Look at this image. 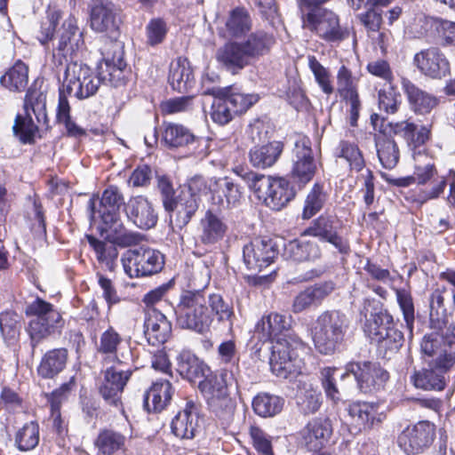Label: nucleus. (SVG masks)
Instances as JSON below:
<instances>
[{
    "label": "nucleus",
    "instance_id": "53",
    "mask_svg": "<svg viewBox=\"0 0 455 455\" xmlns=\"http://www.w3.org/2000/svg\"><path fill=\"white\" fill-rule=\"evenodd\" d=\"M105 243L93 236H88L90 245L94 249L99 261L105 263L109 270H114L118 257V251L114 243L108 240ZM117 246H119L117 244Z\"/></svg>",
    "mask_w": 455,
    "mask_h": 455
},
{
    "label": "nucleus",
    "instance_id": "45",
    "mask_svg": "<svg viewBox=\"0 0 455 455\" xmlns=\"http://www.w3.org/2000/svg\"><path fill=\"white\" fill-rule=\"evenodd\" d=\"M449 182L450 192L447 197L448 202L451 204H455V172L450 170L447 177L441 176L435 184L430 188L422 189L419 194V200L421 203H425L429 200L436 199L443 193V190Z\"/></svg>",
    "mask_w": 455,
    "mask_h": 455
},
{
    "label": "nucleus",
    "instance_id": "29",
    "mask_svg": "<svg viewBox=\"0 0 455 455\" xmlns=\"http://www.w3.org/2000/svg\"><path fill=\"white\" fill-rule=\"evenodd\" d=\"M214 188L212 196V204L218 207L217 211L221 212L239 204L242 198V191L237 184L229 180L228 178L214 180Z\"/></svg>",
    "mask_w": 455,
    "mask_h": 455
},
{
    "label": "nucleus",
    "instance_id": "10",
    "mask_svg": "<svg viewBox=\"0 0 455 455\" xmlns=\"http://www.w3.org/2000/svg\"><path fill=\"white\" fill-rule=\"evenodd\" d=\"M121 260L124 272L132 278L155 275L164 264L163 254L148 247L128 250Z\"/></svg>",
    "mask_w": 455,
    "mask_h": 455
},
{
    "label": "nucleus",
    "instance_id": "50",
    "mask_svg": "<svg viewBox=\"0 0 455 455\" xmlns=\"http://www.w3.org/2000/svg\"><path fill=\"white\" fill-rule=\"evenodd\" d=\"M122 343L123 339L119 333L114 328L109 327L100 335L97 349L100 354L105 355V360L108 359L110 362L121 363L116 354Z\"/></svg>",
    "mask_w": 455,
    "mask_h": 455
},
{
    "label": "nucleus",
    "instance_id": "19",
    "mask_svg": "<svg viewBox=\"0 0 455 455\" xmlns=\"http://www.w3.org/2000/svg\"><path fill=\"white\" fill-rule=\"evenodd\" d=\"M216 59L224 68L233 75L253 63L241 41L226 43L218 49Z\"/></svg>",
    "mask_w": 455,
    "mask_h": 455
},
{
    "label": "nucleus",
    "instance_id": "43",
    "mask_svg": "<svg viewBox=\"0 0 455 455\" xmlns=\"http://www.w3.org/2000/svg\"><path fill=\"white\" fill-rule=\"evenodd\" d=\"M83 44V34L78 30L76 20L69 17L62 25V32L60 36L58 49L72 53L78 51Z\"/></svg>",
    "mask_w": 455,
    "mask_h": 455
},
{
    "label": "nucleus",
    "instance_id": "42",
    "mask_svg": "<svg viewBox=\"0 0 455 455\" xmlns=\"http://www.w3.org/2000/svg\"><path fill=\"white\" fill-rule=\"evenodd\" d=\"M413 386L423 390H443L446 385L445 377L438 373L431 365L430 368L415 370L411 376Z\"/></svg>",
    "mask_w": 455,
    "mask_h": 455
},
{
    "label": "nucleus",
    "instance_id": "18",
    "mask_svg": "<svg viewBox=\"0 0 455 455\" xmlns=\"http://www.w3.org/2000/svg\"><path fill=\"white\" fill-rule=\"evenodd\" d=\"M125 214L130 221L141 229L152 228L157 222V214L152 204L142 196H132L128 200Z\"/></svg>",
    "mask_w": 455,
    "mask_h": 455
},
{
    "label": "nucleus",
    "instance_id": "39",
    "mask_svg": "<svg viewBox=\"0 0 455 455\" xmlns=\"http://www.w3.org/2000/svg\"><path fill=\"white\" fill-rule=\"evenodd\" d=\"M68 350L65 348L52 349L42 358L37 371L43 378L52 379L58 375L66 366Z\"/></svg>",
    "mask_w": 455,
    "mask_h": 455
},
{
    "label": "nucleus",
    "instance_id": "44",
    "mask_svg": "<svg viewBox=\"0 0 455 455\" xmlns=\"http://www.w3.org/2000/svg\"><path fill=\"white\" fill-rule=\"evenodd\" d=\"M283 405V398L268 393H259L252 400V409L261 418H271L279 414Z\"/></svg>",
    "mask_w": 455,
    "mask_h": 455
},
{
    "label": "nucleus",
    "instance_id": "22",
    "mask_svg": "<svg viewBox=\"0 0 455 455\" xmlns=\"http://www.w3.org/2000/svg\"><path fill=\"white\" fill-rule=\"evenodd\" d=\"M117 10L108 0H92L91 26L98 32H114L117 29Z\"/></svg>",
    "mask_w": 455,
    "mask_h": 455
},
{
    "label": "nucleus",
    "instance_id": "63",
    "mask_svg": "<svg viewBox=\"0 0 455 455\" xmlns=\"http://www.w3.org/2000/svg\"><path fill=\"white\" fill-rule=\"evenodd\" d=\"M235 115L225 97L216 98L212 105L211 117L219 124H226Z\"/></svg>",
    "mask_w": 455,
    "mask_h": 455
},
{
    "label": "nucleus",
    "instance_id": "17",
    "mask_svg": "<svg viewBox=\"0 0 455 455\" xmlns=\"http://www.w3.org/2000/svg\"><path fill=\"white\" fill-rule=\"evenodd\" d=\"M337 92L349 106L350 124L355 126L361 109L358 94L359 77L353 76L352 71L345 65L339 67L336 75Z\"/></svg>",
    "mask_w": 455,
    "mask_h": 455
},
{
    "label": "nucleus",
    "instance_id": "14",
    "mask_svg": "<svg viewBox=\"0 0 455 455\" xmlns=\"http://www.w3.org/2000/svg\"><path fill=\"white\" fill-rule=\"evenodd\" d=\"M435 438V425L419 421L406 427L398 436V445L407 453L416 454L427 448Z\"/></svg>",
    "mask_w": 455,
    "mask_h": 455
},
{
    "label": "nucleus",
    "instance_id": "13",
    "mask_svg": "<svg viewBox=\"0 0 455 455\" xmlns=\"http://www.w3.org/2000/svg\"><path fill=\"white\" fill-rule=\"evenodd\" d=\"M317 164L314 159L310 140L299 138L295 143L294 159L291 172V179L299 187H304L315 176Z\"/></svg>",
    "mask_w": 455,
    "mask_h": 455
},
{
    "label": "nucleus",
    "instance_id": "47",
    "mask_svg": "<svg viewBox=\"0 0 455 455\" xmlns=\"http://www.w3.org/2000/svg\"><path fill=\"white\" fill-rule=\"evenodd\" d=\"M328 200V194L323 184L315 183L306 196L302 219L309 220L318 213Z\"/></svg>",
    "mask_w": 455,
    "mask_h": 455
},
{
    "label": "nucleus",
    "instance_id": "32",
    "mask_svg": "<svg viewBox=\"0 0 455 455\" xmlns=\"http://www.w3.org/2000/svg\"><path fill=\"white\" fill-rule=\"evenodd\" d=\"M393 132L403 137L409 147L418 148L425 144L430 136V130L424 125L404 120L390 124Z\"/></svg>",
    "mask_w": 455,
    "mask_h": 455
},
{
    "label": "nucleus",
    "instance_id": "37",
    "mask_svg": "<svg viewBox=\"0 0 455 455\" xmlns=\"http://www.w3.org/2000/svg\"><path fill=\"white\" fill-rule=\"evenodd\" d=\"M332 429L327 419H315L309 422L304 430V439L311 450H320L329 440Z\"/></svg>",
    "mask_w": 455,
    "mask_h": 455
},
{
    "label": "nucleus",
    "instance_id": "23",
    "mask_svg": "<svg viewBox=\"0 0 455 455\" xmlns=\"http://www.w3.org/2000/svg\"><path fill=\"white\" fill-rule=\"evenodd\" d=\"M335 289L331 281L317 283L308 286L295 296L292 302L293 313H300L310 307L319 306Z\"/></svg>",
    "mask_w": 455,
    "mask_h": 455
},
{
    "label": "nucleus",
    "instance_id": "5",
    "mask_svg": "<svg viewBox=\"0 0 455 455\" xmlns=\"http://www.w3.org/2000/svg\"><path fill=\"white\" fill-rule=\"evenodd\" d=\"M351 376L355 378L359 389L363 393H372L381 389L389 378L387 371L371 362L349 363L344 372H340L336 368H324L322 371V377L323 386L327 395L331 399H336L338 393L335 386L336 378L339 377L344 380Z\"/></svg>",
    "mask_w": 455,
    "mask_h": 455
},
{
    "label": "nucleus",
    "instance_id": "15",
    "mask_svg": "<svg viewBox=\"0 0 455 455\" xmlns=\"http://www.w3.org/2000/svg\"><path fill=\"white\" fill-rule=\"evenodd\" d=\"M277 254L275 243L271 239L255 238L243 249L244 264L248 269L255 272L268 267Z\"/></svg>",
    "mask_w": 455,
    "mask_h": 455
},
{
    "label": "nucleus",
    "instance_id": "40",
    "mask_svg": "<svg viewBox=\"0 0 455 455\" xmlns=\"http://www.w3.org/2000/svg\"><path fill=\"white\" fill-rule=\"evenodd\" d=\"M48 84L43 77H37L30 88V108H32L39 125L47 123L46 92Z\"/></svg>",
    "mask_w": 455,
    "mask_h": 455
},
{
    "label": "nucleus",
    "instance_id": "9",
    "mask_svg": "<svg viewBox=\"0 0 455 455\" xmlns=\"http://www.w3.org/2000/svg\"><path fill=\"white\" fill-rule=\"evenodd\" d=\"M301 19L304 28L328 43H340L349 37V29L340 26L339 16L327 8L306 10L301 12Z\"/></svg>",
    "mask_w": 455,
    "mask_h": 455
},
{
    "label": "nucleus",
    "instance_id": "35",
    "mask_svg": "<svg viewBox=\"0 0 455 455\" xmlns=\"http://www.w3.org/2000/svg\"><path fill=\"white\" fill-rule=\"evenodd\" d=\"M251 60L254 62L267 54L275 44V36L264 30L251 33L241 41Z\"/></svg>",
    "mask_w": 455,
    "mask_h": 455
},
{
    "label": "nucleus",
    "instance_id": "21",
    "mask_svg": "<svg viewBox=\"0 0 455 455\" xmlns=\"http://www.w3.org/2000/svg\"><path fill=\"white\" fill-rule=\"evenodd\" d=\"M200 199L189 192L181 190L178 196L172 202V206L167 207V212H174L171 216L172 227L182 229L186 227L199 208Z\"/></svg>",
    "mask_w": 455,
    "mask_h": 455
},
{
    "label": "nucleus",
    "instance_id": "6",
    "mask_svg": "<svg viewBox=\"0 0 455 455\" xmlns=\"http://www.w3.org/2000/svg\"><path fill=\"white\" fill-rule=\"evenodd\" d=\"M235 172L259 201L274 211H280L295 196L293 188L284 179H272L243 168L235 169Z\"/></svg>",
    "mask_w": 455,
    "mask_h": 455
},
{
    "label": "nucleus",
    "instance_id": "27",
    "mask_svg": "<svg viewBox=\"0 0 455 455\" xmlns=\"http://www.w3.org/2000/svg\"><path fill=\"white\" fill-rule=\"evenodd\" d=\"M402 88L411 109L418 114H427L438 104L435 96L419 89L406 77L401 78Z\"/></svg>",
    "mask_w": 455,
    "mask_h": 455
},
{
    "label": "nucleus",
    "instance_id": "55",
    "mask_svg": "<svg viewBox=\"0 0 455 455\" xmlns=\"http://www.w3.org/2000/svg\"><path fill=\"white\" fill-rule=\"evenodd\" d=\"M379 108L387 114H395L402 103L401 93L394 83L384 84L378 92Z\"/></svg>",
    "mask_w": 455,
    "mask_h": 455
},
{
    "label": "nucleus",
    "instance_id": "20",
    "mask_svg": "<svg viewBox=\"0 0 455 455\" xmlns=\"http://www.w3.org/2000/svg\"><path fill=\"white\" fill-rule=\"evenodd\" d=\"M131 373L129 370H117L116 367L106 370L100 394L108 403L116 407L121 403V395Z\"/></svg>",
    "mask_w": 455,
    "mask_h": 455
},
{
    "label": "nucleus",
    "instance_id": "36",
    "mask_svg": "<svg viewBox=\"0 0 455 455\" xmlns=\"http://www.w3.org/2000/svg\"><path fill=\"white\" fill-rule=\"evenodd\" d=\"M177 371L190 382L205 378L210 371L208 366L188 351H183L177 358Z\"/></svg>",
    "mask_w": 455,
    "mask_h": 455
},
{
    "label": "nucleus",
    "instance_id": "64",
    "mask_svg": "<svg viewBox=\"0 0 455 455\" xmlns=\"http://www.w3.org/2000/svg\"><path fill=\"white\" fill-rule=\"evenodd\" d=\"M429 21L442 38L443 45H455V22L437 18H430Z\"/></svg>",
    "mask_w": 455,
    "mask_h": 455
},
{
    "label": "nucleus",
    "instance_id": "33",
    "mask_svg": "<svg viewBox=\"0 0 455 455\" xmlns=\"http://www.w3.org/2000/svg\"><path fill=\"white\" fill-rule=\"evenodd\" d=\"M169 83L173 90L187 92L194 85V76L186 58H178L171 63Z\"/></svg>",
    "mask_w": 455,
    "mask_h": 455
},
{
    "label": "nucleus",
    "instance_id": "59",
    "mask_svg": "<svg viewBox=\"0 0 455 455\" xmlns=\"http://www.w3.org/2000/svg\"><path fill=\"white\" fill-rule=\"evenodd\" d=\"M395 295L406 327L411 333L415 320V309L411 293L404 289H395Z\"/></svg>",
    "mask_w": 455,
    "mask_h": 455
},
{
    "label": "nucleus",
    "instance_id": "62",
    "mask_svg": "<svg viewBox=\"0 0 455 455\" xmlns=\"http://www.w3.org/2000/svg\"><path fill=\"white\" fill-rule=\"evenodd\" d=\"M235 114L246 112L253 104L259 100L257 94H245L230 92L224 96Z\"/></svg>",
    "mask_w": 455,
    "mask_h": 455
},
{
    "label": "nucleus",
    "instance_id": "61",
    "mask_svg": "<svg viewBox=\"0 0 455 455\" xmlns=\"http://www.w3.org/2000/svg\"><path fill=\"white\" fill-rule=\"evenodd\" d=\"M34 224L33 231L36 243L39 247H43L46 243V225L44 219V211L41 202L35 198L33 203Z\"/></svg>",
    "mask_w": 455,
    "mask_h": 455
},
{
    "label": "nucleus",
    "instance_id": "31",
    "mask_svg": "<svg viewBox=\"0 0 455 455\" xmlns=\"http://www.w3.org/2000/svg\"><path fill=\"white\" fill-rule=\"evenodd\" d=\"M172 395L169 380L160 379L152 384L144 395V408L148 412H158L164 410Z\"/></svg>",
    "mask_w": 455,
    "mask_h": 455
},
{
    "label": "nucleus",
    "instance_id": "56",
    "mask_svg": "<svg viewBox=\"0 0 455 455\" xmlns=\"http://www.w3.org/2000/svg\"><path fill=\"white\" fill-rule=\"evenodd\" d=\"M226 28L231 36H239L249 31L251 28V20L248 12L240 7L234 9L226 22Z\"/></svg>",
    "mask_w": 455,
    "mask_h": 455
},
{
    "label": "nucleus",
    "instance_id": "41",
    "mask_svg": "<svg viewBox=\"0 0 455 455\" xmlns=\"http://www.w3.org/2000/svg\"><path fill=\"white\" fill-rule=\"evenodd\" d=\"M196 137L184 125L169 123L164 125L163 140L172 148H184L195 143Z\"/></svg>",
    "mask_w": 455,
    "mask_h": 455
},
{
    "label": "nucleus",
    "instance_id": "58",
    "mask_svg": "<svg viewBox=\"0 0 455 455\" xmlns=\"http://www.w3.org/2000/svg\"><path fill=\"white\" fill-rule=\"evenodd\" d=\"M207 303L211 307L212 315L214 314L220 322L228 321L232 324L235 316L233 306L226 301L220 294H211L207 298Z\"/></svg>",
    "mask_w": 455,
    "mask_h": 455
},
{
    "label": "nucleus",
    "instance_id": "16",
    "mask_svg": "<svg viewBox=\"0 0 455 455\" xmlns=\"http://www.w3.org/2000/svg\"><path fill=\"white\" fill-rule=\"evenodd\" d=\"M413 64L421 74L433 79H442L451 71L448 59L438 47H429L417 52Z\"/></svg>",
    "mask_w": 455,
    "mask_h": 455
},
{
    "label": "nucleus",
    "instance_id": "8",
    "mask_svg": "<svg viewBox=\"0 0 455 455\" xmlns=\"http://www.w3.org/2000/svg\"><path fill=\"white\" fill-rule=\"evenodd\" d=\"M349 321L338 310L324 311L316 319L312 330L316 350L323 355H332L341 347Z\"/></svg>",
    "mask_w": 455,
    "mask_h": 455
},
{
    "label": "nucleus",
    "instance_id": "51",
    "mask_svg": "<svg viewBox=\"0 0 455 455\" xmlns=\"http://www.w3.org/2000/svg\"><path fill=\"white\" fill-rule=\"evenodd\" d=\"M287 250L295 261H315L321 257L320 247L314 242L293 241Z\"/></svg>",
    "mask_w": 455,
    "mask_h": 455
},
{
    "label": "nucleus",
    "instance_id": "34",
    "mask_svg": "<svg viewBox=\"0 0 455 455\" xmlns=\"http://www.w3.org/2000/svg\"><path fill=\"white\" fill-rule=\"evenodd\" d=\"M282 152L283 144L280 141L255 145L249 152L250 163L256 168L266 169L278 160Z\"/></svg>",
    "mask_w": 455,
    "mask_h": 455
},
{
    "label": "nucleus",
    "instance_id": "48",
    "mask_svg": "<svg viewBox=\"0 0 455 455\" xmlns=\"http://www.w3.org/2000/svg\"><path fill=\"white\" fill-rule=\"evenodd\" d=\"M126 437L114 430L105 429L100 432L94 444L103 455H112L124 447Z\"/></svg>",
    "mask_w": 455,
    "mask_h": 455
},
{
    "label": "nucleus",
    "instance_id": "28",
    "mask_svg": "<svg viewBox=\"0 0 455 455\" xmlns=\"http://www.w3.org/2000/svg\"><path fill=\"white\" fill-rule=\"evenodd\" d=\"M227 228L217 212L209 209L199 222V240L205 245L214 244L224 237Z\"/></svg>",
    "mask_w": 455,
    "mask_h": 455
},
{
    "label": "nucleus",
    "instance_id": "25",
    "mask_svg": "<svg viewBox=\"0 0 455 455\" xmlns=\"http://www.w3.org/2000/svg\"><path fill=\"white\" fill-rule=\"evenodd\" d=\"M198 408L193 402H188L184 409L173 418L171 427L172 433L180 439H192L198 428Z\"/></svg>",
    "mask_w": 455,
    "mask_h": 455
},
{
    "label": "nucleus",
    "instance_id": "30",
    "mask_svg": "<svg viewBox=\"0 0 455 455\" xmlns=\"http://www.w3.org/2000/svg\"><path fill=\"white\" fill-rule=\"evenodd\" d=\"M379 405L373 403H354L348 406L349 416L363 429H370L386 418Z\"/></svg>",
    "mask_w": 455,
    "mask_h": 455
},
{
    "label": "nucleus",
    "instance_id": "12",
    "mask_svg": "<svg viewBox=\"0 0 455 455\" xmlns=\"http://www.w3.org/2000/svg\"><path fill=\"white\" fill-rule=\"evenodd\" d=\"M231 374L227 371H216L207 374L199 381L198 388L208 405L213 411L223 410L230 403L228 393V380Z\"/></svg>",
    "mask_w": 455,
    "mask_h": 455
},
{
    "label": "nucleus",
    "instance_id": "1",
    "mask_svg": "<svg viewBox=\"0 0 455 455\" xmlns=\"http://www.w3.org/2000/svg\"><path fill=\"white\" fill-rule=\"evenodd\" d=\"M253 337L261 342H273L269 364L275 375L292 379L302 373L306 347L291 331V317L278 313L263 315L254 327Z\"/></svg>",
    "mask_w": 455,
    "mask_h": 455
},
{
    "label": "nucleus",
    "instance_id": "49",
    "mask_svg": "<svg viewBox=\"0 0 455 455\" xmlns=\"http://www.w3.org/2000/svg\"><path fill=\"white\" fill-rule=\"evenodd\" d=\"M377 153L382 166L393 169L399 161V149L394 140L381 136L376 140Z\"/></svg>",
    "mask_w": 455,
    "mask_h": 455
},
{
    "label": "nucleus",
    "instance_id": "38",
    "mask_svg": "<svg viewBox=\"0 0 455 455\" xmlns=\"http://www.w3.org/2000/svg\"><path fill=\"white\" fill-rule=\"evenodd\" d=\"M28 67L20 60L0 77V84L12 92H28Z\"/></svg>",
    "mask_w": 455,
    "mask_h": 455
},
{
    "label": "nucleus",
    "instance_id": "7",
    "mask_svg": "<svg viewBox=\"0 0 455 455\" xmlns=\"http://www.w3.org/2000/svg\"><path fill=\"white\" fill-rule=\"evenodd\" d=\"M174 312L179 327L200 334L209 331L213 322V316L207 307V298L201 291L182 292Z\"/></svg>",
    "mask_w": 455,
    "mask_h": 455
},
{
    "label": "nucleus",
    "instance_id": "54",
    "mask_svg": "<svg viewBox=\"0 0 455 455\" xmlns=\"http://www.w3.org/2000/svg\"><path fill=\"white\" fill-rule=\"evenodd\" d=\"M296 402L303 414L315 413L321 405V394L311 385H304L296 395Z\"/></svg>",
    "mask_w": 455,
    "mask_h": 455
},
{
    "label": "nucleus",
    "instance_id": "11",
    "mask_svg": "<svg viewBox=\"0 0 455 455\" xmlns=\"http://www.w3.org/2000/svg\"><path fill=\"white\" fill-rule=\"evenodd\" d=\"M341 224L339 219L335 215L324 213L314 220L304 234L327 242L340 253L347 254L350 251L349 243L339 234Z\"/></svg>",
    "mask_w": 455,
    "mask_h": 455
},
{
    "label": "nucleus",
    "instance_id": "4",
    "mask_svg": "<svg viewBox=\"0 0 455 455\" xmlns=\"http://www.w3.org/2000/svg\"><path fill=\"white\" fill-rule=\"evenodd\" d=\"M124 205V196L116 186L107 188L100 201L99 214L102 221L101 236L120 247H130L139 244L142 235L128 230L120 219V209Z\"/></svg>",
    "mask_w": 455,
    "mask_h": 455
},
{
    "label": "nucleus",
    "instance_id": "60",
    "mask_svg": "<svg viewBox=\"0 0 455 455\" xmlns=\"http://www.w3.org/2000/svg\"><path fill=\"white\" fill-rule=\"evenodd\" d=\"M24 115L17 114L12 126L13 136L21 143H28V92L23 100Z\"/></svg>",
    "mask_w": 455,
    "mask_h": 455
},
{
    "label": "nucleus",
    "instance_id": "24",
    "mask_svg": "<svg viewBox=\"0 0 455 455\" xmlns=\"http://www.w3.org/2000/svg\"><path fill=\"white\" fill-rule=\"evenodd\" d=\"M172 333V324L160 311L151 308L147 313L144 334L149 344L159 346L167 341Z\"/></svg>",
    "mask_w": 455,
    "mask_h": 455
},
{
    "label": "nucleus",
    "instance_id": "57",
    "mask_svg": "<svg viewBox=\"0 0 455 455\" xmlns=\"http://www.w3.org/2000/svg\"><path fill=\"white\" fill-rule=\"evenodd\" d=\"M307 59L308 67L314 74L315 79L323 92L326 95L333 93L334 87L332 85L330 71L324 68L315 56L310 55Z\"/></svg>",
    "mask_w": 455,
    "mask_h": 455
},
{
    "label": "nucleus",
    "instance_id": "2",
    "mask_svg": "<svg viewBox=\"0 0 455 455\" xmlns=\"http://www.w3.org/2000/svg\"><path fill=\"white\" fill-rule=\"evenodd\" d=\"M113 55L103 54L95 73L89 66L76 61L67 65L62 83V89L68 95L78 100L88 99L98 92L101 84L111 86L124 84V69L126 64L124 60L123 46L118 42H111Z\"/></svg>",
    "mask_w": 455,
    "mask_h": 455
},
{
    "label": "nucleus",
    "instance_id": "46",
    "mask_svg": "<svg viewBox=\"0 0 455 455\" xmlns=\"http://www.w3.org/2000/svg\"><path fill=\"white\" fill-rule=\"evenodd\" d=\"M414 172L413 175L416 183L425 185L430 181L435 184L438 180V172L432 160L426 155L419 152L414 155Z\"/></svg>",
    "mask_w": 455,
    "mask_h": 455
},
{
    "label": "nucleus",
    "instance_id": "26",
    "mask_svg": "<svg viewBox=\"0 0 455 455\" xmlns=\"http://www.w3.org/2000/svg\"><path fill=\"white\" fill-rule=\"evenodd\" d=\"M52 314V306L37 298L30 305V339L40 341L50 334L51 323L48 315Z\"/></svg>",
    "mask_w": 455,
    "mask_h": 455
},
{
    "label": "nucleus",
    "instance_id": "3",
    "mask_svg": "<svg viewBox=\"0 0 455 455\" xmlns=\"http://www.w3.org/2000/svg\"><path fill=\"white\" fill-rule=\"evenodd\" d=\"M378 302L365 299L360 315L365 318L363 331L378 346L384 357L397 353L403 342V334L393 325V316L377 307Z\"/></svg>",
    "mask_w": 455,
    "mask_h": 455
},
{
    "label": "nucleus",
    "instance_id": "52",
    "mask_svg": "<svg viewBox=\"0 0 455 455\" xmlns=\"http://www.w3.org/2000/svg\"><path fill=\"white\" fill-rule=\"evenodd\" d=\"M338 156L344 158L349 165L350 171L359 172L365 167V161L362 151L355 143L342 140L338 147Z\"/></svg>",
    "mask_w": 455,
    "mask_h": 455
}]
</instances>
